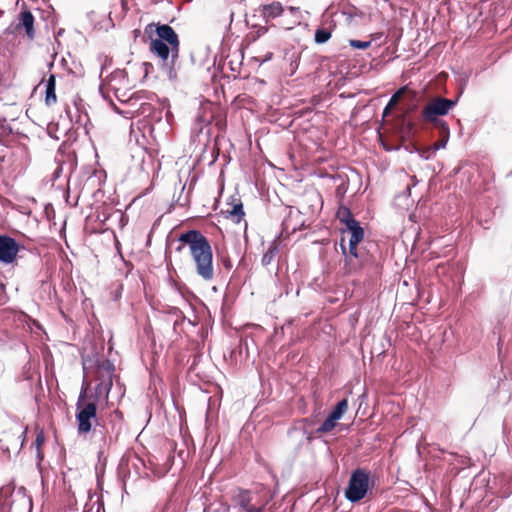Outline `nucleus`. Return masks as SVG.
<instances>
[{"mask_svg": "<svg viewBox=\"0 0 512 512\" xmlns=\"http://www.w3.org/2000/svg\"><path fill=\"white\" fill-rule=\"evenodd\" d=\"M179 241L189 246L197 275L205 281H211L214 277V268L208 240L199 231L189 230L181 234Z\"/></svg>", "mask_w": 512, "mask_h": 512, "instance_id": "nucleus-1", "label": "nucleus"}, {"mask_svg": "<svg viewBox=\"0 0 512 512\" xmlns=\"http://www.w3.org/2000/svg\"><path fill=\"white\" fill-rule=\"evenodd\" d=\"M459 97L448 99L442 96L430 98L421 111V121L432 128L443 127L448 123L443 119L458 103Z\"/></svg>", "mask_w": 512, "mask_h": 512, "instance_id": "nucleus-2", "label": "nucleus"}, {"mask_svg": "<svg viewBox=\"0 0 512 512\" xmlns=\"http://www.w3.org/2000/svg\"><path fill=\"white\" fill-rule=\"evenodd\" d=\"M233 508L244 512H262L268 500L263 499L258 492L239 489L232 497Z\"/></svg>", "mask_w": 512, "mask_h": 512, "instance_id": "nucleus-3", "label": "nucleus"}, {"mask_svg": "<svg viewBox=\"0 0 512 512\" xmlns=\"http://www.w3.org/2000/svg\"><path fill=\"white\" fill-rule=\"evenodd\" d=\"M369 485V473L362 469H357L350 477L348 486L345 490V497L350 502H358L366 496L369 490Z\"/></svg>", "mask_w": 512, "mask_h": 512, "instance_id": "nucleus-4", "label": "nucleus"}, {"mask_svg": "<svg viewBox=\"0 0 512 512\" xmlns=\"http://www.w3.org/2000/svg\"><path fill=\"white\" fill-rule=\"evenodd\" d=\"M145 33L149 35L150 39L167 42L169 45L173 46V58L179 57V37L171 26L168 24L150 23L146 26Z\"/></svg>", "mask_w": 512, "mask_h": 512, "instance_id": "nucleus-5", "label": "nucleus"}, {"mask_svg": "<svg viewBox=\"0 0 512 512\" xmlns=\"http://www.w3.org/2000/svg\"><path fill=\"white\" fill-rule=\"evenodd\" d=\"M113 372L114 365L110 361L104 360L98 364L96 370L98 384L95 388L96 401H106L108 399L109 392L113 385Z\"/></svg>", "mask_w": 512, "mask_h": 512, "instance_id": "nucleus-6", "label": "nucleus"}, {"mask_svg": "<svg viewBox=\"0 0 512 512\" xmlns=\"http://www.w3.org/2000/svg\"><path fill=\"white\" fill-rule=\"evenodd\" d=\"M150 52L161 61L162 68L170 74L174 71L175 62L178 58H173V46L167 42L150 39Z\"/></svg>", "mask_w": 512, "mask_h": 512, "instance_id": "nucleus-7", "label": "nucleus"}, {"mask_svg": "<svg viewBox=\"0 0 512 512\" xmlns=\"http://www.w3.org/2000/svg\"><path fill=\"white\" fill-rule=\"evenodd\" d=\"M86 393V389H82L80 396L77 401V410L78 413L76 415L78 421V431L79 433H87L91 430V420L96 417V404L91 402L82 405V401L84 399Z\"/></svg>", "mask_w": 512, "mask_h": 512, "instance_id": "nucleus-8", "label": "nucleus"}, {"mask_svg": "<svg viewBox=\"0 0 512 512\" xmlns=\"http://www.w3.org/2000/svg\"><path fill=\"white\" fill-rule=\"evenodd\" d=\"M220 214L223 215L226 220L236 224L245 221V211L240 197L235 195L231 196L221 208Z\"/></svg>", "mask_w": 512, "mask_h": 512, "instance_id": "nucleus-9", "label": "nucleus"}, {"mask_svg": "<svg viewBox=\"0 0 512 512\" xmlns=\"http://www.w3.org/2000/svg\"><path fill=\"white\" fill-rule=\"evenodd\" d=\"M341 241L340 246L344 255H347L348 245H358L364 238V230L362 226H345L341 228Z\"/></svg>", "mask_w": 512, "mask_h": 512, "instance_id": "nucleus-10", "label": "nucleus"}, {"mask_svg": "<svg viewBox=\"0 0 512 512\" xmlns=\"http://www.w3.org/2000/svg\"><path fill=\"white\" fill-rule=\"evenodd\" d=\"M19 252V245L17 242L5 235L0 236V262L10 264L15 259Z\"/></svg>", "mask_w": 512, "mask_h": 512, "instance_id": "nucleus-11", "label": "nucleus"}, {"mask_svg": "<svg viewBox=\"0 0 512 512\" xmlns=\"http://www.w3.org/2000/svg\"><path fill=\"white\" fill-rule=\"evenodd\" d=\"M259 11L265 21L269 22L282 16L286 12V9L279 1H273L270 4L261 5Z\"/></svg>", "mask_w": 512, "mask_h": 512, "instance_id": "nucleus-12", "label": "nucleus"}, {"mask_svg": "<svg viewBox=\"0 0 512 512\" xmlns=\"http://www.w3.org/2000/svg\"><path fill=\"white\" fill-rule=\"evenodd\" d=\"M34 17L28 10H23L19 14V23L17 29L24 28L29 39H33L35 35L34 31Z\"/></svg>", "mask_w": 512, "mask_h": 512, "instance_id": "nucleus-13", "label": "nucleus"}, {"mask_svg": "<svg viewBox=\"0 0 512 512\" xmlns=\"http://www.w3.org/2000/svg\"><path fill=\"white\" fill-rule=\"evenodd\" d=\"M26 168H27L26 158L23 156H21L20 158H16L9 168L8 177L11 180L15 181L19 177L24 175Z\"/></svg>", "mask_w": 512, "mask_h": 512, "instance_id": "nucleus-14", "label": "nucleus"}, {"mask_svg": "<svg viewBox=\"0 0 512 512\" xmlns=\"http://www.w3.org/2000/svg\"><path fill=\"white\" fill-rule=\"evenodd\" d=\"M57 102L56 96V77L51 74L46 82L45 89V104L47 106H53Z\"/></svg>", "mask_w": 512, "mask_h": 512, "instance_id": "nucleus-15", "label": "nucleus"}, {"mask_svg": "<svg viewBox=\"0 0 512 512\" xmlns=\"http://www.w3.org/2000/svg\"><path fill=\"white\" fill-rule=\"evenodd\" d=\"M434 129H436L439 134L438 140L433 144L434 150L445 148L450 138L449 125H445L443 127H435Z\"/></svg>", "mask_w": 512, "mask_h": 512, "instance_id": "nucleus-16", "label": "nucleus"}, {"mask_svg": "<svg viewBox=\"0 0 512 512\" xmlns=\"http://www.w3.org/2000/svg\"><path fill=\"white\" fill-rule=\"evenodd\" d=\"M336 218L340 221L341 224H360L359 221H356L353 217L352 212L346 206H340L336 212Z\"/></svg>", "mask_w": 512, "mask_h": 512, "instance_id": "nucleus-17", "label": "nucleus"}, {"mask_svg": "<svg viewBox=\"0 0 512 512\" xmlns=\"http://www.w3.org/2000/svg\"><path fill=\"white\" fill-rule=\"evenodd\" d=\"M332 36V29L330 27H321L315 31L314 40L317 44L326 43Z\"/></svg>", "mask_w": 512, "mask_h": 512, "instance_id": "nucleus-18", "label": "nucleus"}, {"mask_svg": "<svg viewBox=\"0 0 512 512\" xmlns=\"http://www.w3.org/2000/svg\"><path fill=\"white\" fill-rule=\"evenodd\" d=\"M347 407H348L347 399H342L340 402H338V404L336 405L334 410L330 413L332 415V418L341 419V417L347 410Z\"/></svg>", "mask_w": 512, "mask_h": 512, "instance_id": "nucleus-19", "label": "nucleus"}, {"mask_svg": "<svg viewBox=\"0 0 512 512\" xmlns=\"http://www.w3.org/2000/svg\"><path fill=\"white\" fill-rule=\"evenodd\" d=\"M337 418H332V415L330 414L327 419L320 425V427L317 429V432L319 433H326L331 431L335 425Z\"/></svg>", "mask_w": 512, "mask_h": 512, "instance_id": "nucleus-20", "label": "nucleus"}, {"mask_svg": "<svg viewBox=\"0 0 512 512\" xmlns=\"http://www.w3.org/2000/svg\"><path fill=\"white\" fill-rule=\"evenodd\" d=\"M230 506L226 503H213L204 509V512H229Z\"/></svg>", "mask_w": 512, "mask_h": 512, "instance_id": "nucleus-21", "label": "nucleus"}, {"mask_svg": "<svg viewBox=\"0 0 512 512\" xmlns=\"http://www.w3.org/2000/svg\"><path fill=\"white\" fill-rule=\"evenodd\" d=\"M407 92H410L408 86H403L401 87L398 91H396L392 97L390 98L389 102L391 104H393L394 106H396L399 101L401 100V98L407 93Z\"/></svg>", "mask_w": 512, "mask_h": 512, "instance_id": "nucleus-22", "label": "nucleus"}, {"mask_svg": "<svg viewBox=\"0 0 512 512\" xmlns=\"http://www.w3.org/2000/svg\"><path fill=\"white\" fill-rule=\"evenodd\" d=\"M277 252L276 246H271L268 251L262 257L263 265H269Z\"/></svg>", "mask_w": 512, "mask_h": 512, "instance_id": "nucleus-23", "label": "nucleus"}, {"mask_svg": "<svg viewBox=\"0 0 512 512\" xmlns=\"http://www.w3.org/2000/svg\"><path fill=\"white\" fill-rule=\"evenodd\" d=\"M349 44L351 47L355 49H362L365 50L371 46V41H360V40H350Z\"/></svg>", "mask_w": 512, "mask_h": 512, "instance_id": "nucleus-24", "label": "nucleus"}, {"mask_svg": "<svg viewBox=\"0 0 512 512\" xmlns=\"http://www.w3.org/2000/svg\"><path fill=\"white\" fill-rule=\"evenodd\" d=\"M348 255L354 258H358V250L356 245H348V252L345 256L347 257Z\"/></svg>", "mask_w": 512, "mask_h": 512, "instance_id": "nucleus-25", "label": "nucleus"}, {"mask_svg": "<svg viewBox=\"0 0 512 512\" xmlns=\"http://www.w3.org/2000/svg\"><path fill=\"white\" fill-rule=\"evenodd\" d=\"M346 192V187H345V183H342L341 185H339L336 189V193L338 195H342Z\"/></svg>", "mask_w": 512, "mask_h": 512, "instance_id": "nucleus-26", "label": "nucleus"}, {"mask_svg": "<svg viewBox=\"0 0 512 512\" xmlns=\"http://www.w3.org/2000/svg\"><path fill=\"white\" fill-rule=\"evenodd\" d=\"M272 57H273V53H272V52H268V53L265 55L264 59H262V60H261V62L263 63V62L269 61V60H271V59H272Z\"/></svg>", "mask_w": 512, "mask_h": 512, "instance_id": "nucleus-27", "label": "nucleus"}, {"mask_svg": "<svg viewBox=\"0 0 512 512\" xmlns=\"http://www.w3.org/2000/svg\"><path fill=\"white\" fill-rule=\"evenodd\" d=\"M287 11L290 13V14H295L298 12L297 8H294V7H288Z\"/></svg>", "mask_w": 512, "mask_h": 512, "instance_id": "nucleus-28", "label": "nucleus"}, {"mask_svg": "<svg viewBox=\"0 0 512 512\" xmlns=\"http://www.w3.org/2000/svg\"><path fill=\"white\" fill-rule=\"evenodd\" d=\"M395 107H396V106H394L393 104H391L390 102H388V104H387V105H386V107H385V110H390V111H391V110H392V109H394Z\"/></svg>", "mask_w": 512, "mask_h": 512, "instance_id": "nucleus-29", "label": "nucleus"}, {"mask_svg": "<svg viewBox=\"0 0 512 512\" xmlns=\"http://www.w3.org/2000/svg\"><path fill=\"white\" fill-rule=\"evenodd\" d=\"M395 107H396V106H394L393 104H391L390 102H388V104H387V105H386V107H385V110H390V111H391V110H392V109H394Z\"/></svg>", "mask_w": 512, "mask_h": 512, "instance_id": "nucleus-30", "label": "nucleus"}, {"mask_svg": "<svg viewBox=\"0 0 512 512\" xmlns=\"http://www.w3.org/2000/svg\"><path fill=\"white\" fill-rule=\"evenodd\" d=\"M43 442L42 438L40 436H37L36 444L39 446Z\"/></svg>", "mask_w": 512, "mask_h": 512, "instance_id": "nucleus-31", "label": "nucleus"}, {"mask_svg": "<svg viewBox=\"0 0 512 512\" xmlns=\"http://www.w3.org/2000/svg\"><path fill=\"white\" fill-rule=\"evenodd\" d=\"M265 32H267V28H265V27H262L258 30V34L265 33Z\"/></svg>", "mask_w": 512, "mask_h": 512, "instance_id": "nucleus-32", "label": "nucleus"}, {"mask_svg": "<svg viewBox=\"0 0 512 512\" xmlns=\"http://www.w3.org/2000/svg\"><path fill=\"white\" fill-rule=\"evenodd\" d=\"M389 113H390V110H385V109H384V111H383V116L385 117V116H387Z\"/></svg>", "mask_w": 512, "mask_h": 512, "instance_id": "nucleus-33", "label": "nucleus"}, {"mask_svg": "<svg viewBox=\"0 0 512 512\" xmlns=\"http://www.w3.org/2000/svg\"><path fill=\"white\" fill-rule=\"evenodd\" d=\"M163 218H164V214H162V215L158 218L157 222H161V221L163 220Z\"/></svg>", "mask_w": 512, "mask_h": 512, "instance_id": "nucleus-34", "label": "nucleus"}, {"mask_svg": "<svg viewBox=\"0 0 512 512\" xmlns=\"http://www.w3.org/2000/svg\"><path fill=\"white\" fill-rule=\"evenodd\" d=\"M408 127H409L410 129H412V128H413V123L409 122V123H408Z\"/></svg>", "mask_w": 512, "mask_h": 512, "instance_id": "nucleus-35", "label": "nucleus"}, {"mask_svg": "<svg viewBox=\"0 0 512 512\" xmlns=\"http://www.w3.org/2000/svg\"><path fill=\"white\" fill-rule=\"evenodd\" d=\"M172 208H175V206H174V205H170V207H169V209H168V212H171V209H172Z\"/></svg>", "mask_w": 512, "mask_h": 512, "instance_id": "nucleus-36", "label": "nucleus"}, {"mask_svg": "<svg viewBox=\"0 0 512 512\" xmlns=\"http://www.w3.org/2000/svg\"><path fill=\"white\" fill-rule=\"evenodd\" d=\"M28 503H29L30 506L32 505L31 499H28Z\"/></svg>", "mask_w": 512, "mask_h": 512, "instance_id": "nucleus-37", "label": "nucleus"}, {"mask_svg": "<svg viewBox=\"0 0 512 512\" xmlns=\"http://www.w3.org/2000/svg\"><path fill=\"white\" fill-rule=\"evenodd\" d=\"M91 180H92V181H94V179H93V178H91V177H90V178H87V181H91Z\"/></svg>", "mask_w": 512, "mask_h": 512, "instance_id": "nucleus-38", "label": "nucleus"}, {"mask_svg": "<svg viewBox=\"0 0 512 512\" xmlns=\"http://www.w3.org/2000/svg\"><path fill=\"white\" fill-rule=\"evenodd\" d=\"M180 224H184L185 220H179Z\"/></svg>", "mask_w": 512, "mask_h": 512, "instance_id": "nucleus-39", "label": "nucleus"}]
</instances>
